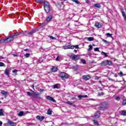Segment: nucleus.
Masks as SVG:
<instances>
[{
  "label": "nucleus",
  "instance_id": "1",
  "mask_svg": "<svg viewBox=\"0 0 126 126\" xmlns=\"http://www.w3.org/2000/svg\"><path fill=\"white\" fill-rule=\"evenodd\" d=\"M108 108H109V105L105 103H101L99 106V109L101 110V111L106 110Z\"/></svg>",
  "mask_w": 126,
  "mask_h": 126
},
{
  "label": "nucleus",
  "instance_id": "2",
  "mask_svg": "<svg viewBox=\"0 0 126 126\" xmlns=\"http://www.w3.org/2000/svg\"><path fill=\"white\" fill-rule=\"evenodd\" d=\"M16 36H22V32H20L15 33L12 36H11L10 37H8V39H10L11 42L12 41L13 39H14V38H16Z\"/></svg>",
  "mask_w": 126,
  "mask_h": 126
},
{
  "label": "nucleus",
  "instance_id": "3",
  "mask_svg": "<svg viewBox=\"0 0 126 126\" xmlns=\"http://www.w3.org/2000/svg\"><path fill=\"white\" fill-rule=\"evenodd\" d=\"M60 77L62 78V79H66L68 78V74L65 73V72H62L60 74Z\"/></svg>",
  "mask_w": 126,
  "mask_h": 126
},
{
  "label": "nucleus",
  "instance_id": "4",
  "mask_svg": "<svg viewBox=\"0 0 126 126\" xmlns=\"http://www.w3.org/2000/svg\"><path fill=\"white\" fill-rule=\"evenodd\" d=\"M71 60H72L73 61H78V60H79V59H80V56H79V55H76L75 54H73L71 56Z\"/></svg>",
  "mask_w": 126,
  "mask_h": 126
},
{
  "label": "nucleus",
  "instance_id": "5",
  "mask_svg": "<svg viewBox=\"0 0 126 126\" xmlns=\"http://www.w3.org/2000/svg\"><path fill=\"white\" fill-rule=\"evenodd\" d=\"M109 63H111V61L109 60H104L100 63V65H101V66L108 65Z\"/></svg>",
  "mask_w": 126,
  "mask_h": 126
},
{
  "label": "nucleus",
  "instance_id": "6",
  "mask_svg": "<svg viewBox=\"0 0 126 126\" xmlns=\"http://www.w3.org/2000/svg\"><path fill=\"white\" fill-rule=\"evenodd\" d=\"M40 93H35V92H33L32 93V96L33 98H38L40 99L41 97H40Z\"/></svg>",
  "mask_w": 126,
  "mask_h": 126
},
{
  "label": "nucleus",
  "instance_id": "7",
  "mask_svg": "<svg viewBox=\"0 0 126 126\" xmlns=\"http://www.w3.org/2000/svg\"><path fill=\"white\" fill-rule=\"evenodd\" d=\"M9 42H10V38H5L4 39L0 40V43H9Z\"/></svg>",
  "mask_w": 126,
  "mask_h": 126
},
{
  "label": "nucleus",
  "instance_id": "8",
  "mask_svg": "<svg viewBox=\"0 0 126 126\" xmlns=\"http://www.w3.org/2000/svg\"><path fill=\"white\" fill-rule=\"evenodd\" d=\"M46 99L47 100H49V101H52V102H53V103H56V100H55V99H54V98H53V97L50 96V95H47L46 97Z\"/></svg>",
  "mask_w": 126,
  "mask_h": 126
},
{
  "label": "nucleus",
  "instance_id": "9",
  "mask_svg": "<svg viewBox=\"0 0 126 126\" xmlns=\"http://www.w3.org/2000/svg\"><path fill=\"white\" fill-rule=\"evenodd\" d=\"M121 11L122 13V15L124 18L125 21L126 22V13L124 11V8L121 7Z\"/></svg>",
  "mask_w": 126,
  "mask_h": 126
},
{
  "label": "nucleus",
  "instance_id": "10",
  "mask_svg": "<svg viewBox=\"0 0 126 126\" xmlns=\"http://www.w3.org/2000/svg\"><path fill=\"white\" fill-rule=\"evenodd\" d=\"M52 19H53V16L52 15H50L46 17L47 22H50V21H52Z\"/></svg>",
  "mask_w": 126,
  "mask_h": 126
},
{
  "label": "nucleus",
  "instance_id": "11",
  "mask_svg": "<svg viewBox=\"0 0 126 126\" xmlns=\"http://www.w3.org/2000/svg\"><path fill=\"white\" fill-rule=\"evenodd\" d=\"M83 78L84 80H86V81L89 80V79L91 78V76L89 75H84L83 76Z\"/></svg>",
  "mask_w": 126,
  "mask_h": 126
},
{
  "label": "nucleus",
  "instance_id": "12",
  "mask_svg": "<svg viewBox=\"0 0 126 126\" xmlns=\"http://www.w3.org/2000/svg\"><path fill=\"white\" fill-rule=\"evenodd\" d=\"M36 119L38 120L39 121H40V122H42V121H44V119H45V117L44 116H40L38 115L36 117Z\"/></svg>",
  "mask_w": 126,
  "mask_h": 126
},
{
  "label": "nucleus",
  "instance_id": "13",
  "mask_svg": "<svg viewBox=\"0 0 126 126\" xmlns=\"http://www.w3.org/2000/svg\"><path fill=\"white\" fill-rule=\"evenodd\" d=\"M100 111H98L97 113H95L94 115V119H98L100 117Z\"/></svg>",
  "mask_w": 126,
  "mask_h": 126
},
{
  "label": "nucleus",
  "instance_id": "14",
  "mask_svg": "<svg viewBox=\"0 0 126 126\" xmlns=\"http://www.w3.org/2000/svg\"><path fill=\"white\" fill-rule=\"evenodd\" d=\"M51 71L52 72H56V71H58V68L55 66H53L51 68Z\"/></svg>",
  "mask_w": 126,
  "mask_h": 126
},
{
  "label": "nucleus",
  "instance_id": "15",
  "mask_svg": "<svg viewBox=\"0 0 126 126\" xmlns=\"http://www.w3.org/2000/svg\"><path fill=\"white\" fill-rule=\"evenodd\" d=\"M44 9L46 12V13H49L51 11V7L50 6L49 7H46L44 8Z\"/></svg>",
  "mask_w": 126,
  "mask_h": 126
},
{
  "label": "nucleus",
  "instance_id": "16",
  "mask_svg": "<svg viewBox=\"0 0 126 126\" xmlns=\"http://www.w3.org/2000/svg\"><path fill=\"white\" fill-rule=\"evenodd\" d=\"M8 124L9 125V126H15V125H16V123L13 122L12 121H8Z\"/></svg>",
  "mask_w": 126,
  "mask_h": 126
},
{
  "label": "nucleus",
  "instance_id": "17",
  "mask_svg": "<svg viewBox=\"0 0 126 126\" xmlns=\"http://www.w3.org/2000/svg\"><path fill=\"white\" fill-rule=\"evenodd\" d=\"M35 32H36V31L34 30L31 31L30 32H29L28 36H32V35H33V34H34V33H35Z\"/></svg>",
  "mask_w": 126,
  "mask_h": 126
},
{
  "label": "nucleus",
  "instance_id": "18",
  "mask_svg": "<svg viewBox=\"0 0 126 126\" xmlns=\"http://www.w3.org/2000/svg\"><path fill=\"white\" fill-rule=\"evenodd\" d=\"M49 6H50V3L47 1H45L44 2V8L45 7H48Z\"/></svg>",
  "mask_w": 126,
  "mask_h": 126
},
{
  "label": "nucleus",
  "instance_id": "19",
  "mask_svg": "<svg viewBox=\"0 0 126 126\" xmlns=\"http://www.w3.org/2000/svg\"><path fill=\"white\" fill-rule=\"evenodd\" d=\"M93 122L94 125V126H100V124H99V123L97 120H93Z\"/></svg>",
  "mask_w": 126,
  "mask_h": 126
},
{
  "label": "nucleus",
  "instance_id": "20",
  "mask_svg": "<svg viewBox=\"0 0 126 126\" xmlns=\"http://www.w3.org/2000/svg\"><path fill=\"white\" fill-rule=\"evenodd\" d=\"M88 96L86 95H79L78 96L79 99H82V98H87Z\"/></svg>",
  "mask_w": 126,
  "mask_h": 126
},
{
  "label": "nucleus",
  "instance_id": "21",
  "mask_svg": "<svg viewBox=\"0 0 126 126\" xmlns=\"http://www.w3.org/2000/svg\"><path fill=\"white\" fill-rule=\"evenodd\" d=\"M95 27H97V28H101L102 27V25L99 23H96L95 24Z\"/></svg>",
  "mask_w": 126,
  "mask_h": 126
},
{
  "label": "nucleus",
  "instance_id": "22",
  "mask_svg": "<svg viewBox=\"0 0 126 126\" xmlns=\"http://www.w3.org/2000/svg\"><path fill=\"white\" fill-rule=\"evenodd\" d=\"M121 116H126V110H122L120 112Z\"/></svg>",
  "mask_w": 126,
  "mask_h": 126
},
{
  "label": "nucleus",
  "instance_id": "23",
  "mask_svg": "<svg viewBox=\"0 0 126 126\" xmlns=\"http://www.w3.org/2000/svg\"><path fill=\"white\" fill-rule=\"evenodd\" d=\"M21 32L22 33V35H25L26 36H28L29 32L27 31Z\"/></svg>",
  "mask_w": 126,
  "mask_h": 126
},
{
  "label": "nucleus",
  "instance_id": "24",
  "mask_svg": "<svg viewBox=\"0 0 126 126\" xmlns=\"http://www.w3.org/2000/svg\"><path fill=\"white\" fill-rule=\"evenodd\" d=\"M5 74H6V75H7V76H9V70L8 69H6L5 70Z\"/></svg>",
  "mask_w": 126,
  "mask_h": 126
},
{
  "label": "nucleus",
  "instance_id": "25",
  "mask_svg": "<svg viewBox=\"0 0 126 126\" xmlns=\"http://www.w3.org/2000/svg\"><path fill=\"white\" fill-rule=\"evenodd\" d=\"M94 7H96L97 8H100V7H101V5L100 4H94Z\"/></svg>",
  "mask_w": 126,
  "mask_h": 126
},
{
  "label": "nucleus",
  "instance_id": "26",
  "mask_svg": "<svg viewBox=\"0 0 126 126\" xmlns=\"http://www.w3.org/2000/svg\"><path fill=\"white\" fill-rule=\"evenodd\" d=\"M104 94H105L103 92H98V96H103V95H104Z\"/></svg>",
  "mask_w": 126,
  "mask_h": 126
},
{
  "label": "nucleus",
  "instance_id": "27",
  "mask_svg": "<svg viewBox=\"0 0 126 126\" xmlns=\"http://www.w3.org/2000/svg\"><path fill=\"white\" fill-rule=\"evenodd\" d=\"M87 40L89 41H94V38L92 37H88Z\"/></svg>",
  "mask_w": 126,
  "mask_h": 126
},
{
  "label": "nucleus",
  "instance_id": "28",
  "mask_svg": "<svg viewBox=\"0 0 126 126\" xmlns=\"http://www.w3.org/2000/svg\"><path fill=\"white\" fill-rule=\"evenodd\" d=\"M3 110L2 109H0V116H3Z\"/></svg>",
  "mask_w": 126,
  "mask_h": 126
},
{
  "label": "nucleus",
  "instance_id": "29",
  "mask_svg": "<svg viewBox=\"0 0 126 126\" xmlns=\"http://www.w3.org/2000/svg\"><path fill=\"white\" fill-rule=\"evenodd\" d=\"M48 37H49L50 39H51L52 40H57V38L56 37H54V36L51 35H48Z\"/></svg>",
  "mask_w": 126,
  "mask_h": 126
},
{
  "label": "nucleus",
  "instance_id": "30",
  "mask_svg": "<svg viewBox=\"0 0 126 126\" xmlns=\"http://www.w3.org/2000/svg\"><path fill=\"white\" fill-rule=\"evenodd\" d=\"M81 63H83V64H86V61H85V60L84 59H81Z\"/></svg>",
  "mask_w": 126,
  "mask_h": 126
},
{
  "label": "nucleus",
  "instance_id": "31",
  "mask_svg": "<svg viewBox=\"0 0 126 126\" xmlns=\"http://www.w3.org/2000/svg\"><path fill=\"white\" fill-rule=\"evenodd\" d=\"M36 2L37 3H43V1L42 0H35Z\"/></svg>",
  "mask_w": 126,
  "mask_h": 126
},
{
  "label": "nucleus",
  "instance_id": "32",
  "mask_svg": "<svg viewBox=\"0 0 126 126\" xmlns=\"http://www.w3.org/2000/svg\"><path fill=\"white\" fill-rule=\"evenodd\" d=\"M63 49H64V50H67V49H69V45L63 46Z\"/></svg>",
  "mask_w": 126,
  "mask_h": 126
},
{
  "label": "nucleus",
  "instance_id": "33",
  "mask_svg": "<svg viewBox=\"0 0 126 126\" xmlns=\"http://www.w3.org/2000/svg\"><path fill=\"white\" fill-rule=\"evenodd\" d=\"M47 115H52V110L49 109L47 112Z\"/></svg>",
  "mask_w": 126,
  "mask_h": 126
},
{
  "label": "nucleus",
  "instance_id": "34",
  "mask_svg": "<svg viewBox=\"0 0 126 126\" xmlns=\"http://www.w3.org/2000/svg\"><path fill=\"white\" fill-rule=\"evenodd\" d=\"M1 93L2 94H3V95H7V92H5V91H2Z\"/></svg>",
  "mask_w": 126,
  "mask_h": 126
},
{
  "label": "nucleus",
  "instance_id": "35",
  "mask_svg": "<svg viewBox=\"0 0 126 126\" xmlns=\"http://www.w3.org/2000/svg\"><path fill=\"white\" fill-rule=\"evenodd\" d=\"M24 114V113L22 111H21L19 113V117H22V116H23Z\"/></svg>",
  "mask_w": 126,
  "mask_h": 126
},
{
  "label": "nucleus",
  "instance_id": "36",
  "mask_svg": "<svg viewBox=\"0 0 126 126\" xmlns=\"http://www.w3.org/2000/svg\"><path fill=\"white\" fill-rule=\"evenodd\" d=\"M89 52H90V51H92V49L93 48V46H92V45H90L89 46Z\"/></svg>",
  "mask_w": 126,
  "mask_h": 126
},
{
  "label": "nucleus",
  "instance_id": "37",
  "mask_svg": "<svg viewBox=\"0 0 126 126\" xmlns=\"http://www.w3.org/2000/svg\"><path fill=\"white\" fill-rule=\"evenodd\" d=\"M101 54H102V55H104V56H105V57H106V58H107V57H108V55H107V53H105V52H101Z\"/></svg>",
  "mask_w": 126,
  "mask_h": 126
},
{
  "label": "nucleus",
  "instance_id": "38",
  "mask_svg": "<svg viewBox=\"0 0 126 126\" xmlns=\"http://www.w3.org/2000/svg\"><path fill=\"white\" fill-rule=\"evenodd\" d=\"M24 57H25L26 58H29V57H30V54L27 53L25 55Z\"/></svg>",
  "mask_w": 126,
  "mask_h": 126
},
{
  "label": "nucleus",
  "instance_id": "39",
  "mask_svg": "<svg viewBox=\"0 0 126 126\" xmlns=\"http://www.w3.org/2000/svg\"><path fill=\"white\" fill-rule=\"evenodd\" d=\"M54 88H55V89L56 88L57 89H59V84H56L55 85H54Z\"/></svg>",
  "mask_w": 126,
  "mask_h": 126
},
{
  "label": "nucleus",
  "instance_id": "40",
  "mask_svg": "<svg viewBox=\"0 0 126 126\" xmlns=\"http://www.w3.org/2000/svg\"><path fill=\"white\" fill-rule=\"evenodd\" d=\"M115 99H116L117 101H120V100H121V97H120V96H116Z\"/></svg>",
  "mask_w": 126,
  "mask_h": 126
},
{
  "label": "nucleus",
  "instance_id": "41",
  "mask_svg": "<svg viewBox=\"0 0 126 126\" xmlns=\"http://www.w3.org/2000/svg\"><path fill=\"white\" fill-rule=\"evenodd\" d=\"M118 74L120 76H121V77H122V76L124 75V73H123V72H120V73H118Z\"/></svg>",
  "mask_w": 126,
  "mask_h": 126
},
{
  "label": "nucleus",
  "instance_id": "42",
  "mask_svg": "<svg viewBox=\"0 0 126 126\" xmlns=\"http://www.w3.org/2000/svg\"><path fill=\"white\" fill-rule=\"evenodd\" d=\"M102 41L105 43V44H108L109 42L107 41V40H105L104 39H102Z\"/></svg>",
  "mask_w": 126,
  "mask_h": 126
},
{
  "label": "nucleus",
  "instance_id": "43",
  "mask_svg": "<svg viewBox=\"0 0 126 126\" xmlns=\"http://www.w3.org/2000/svg\"><path fill=\"white\" fill-rule=\"evenodd\" d=\"M27 93L29 96H32V94H31V93H30V92H27Z\"/></svg>",
  "mask_w": 126,
  "mask_h": 126
},
{
  "label": "nucleus",
  "instance_id": "44",
  "mask_svg": "<svg viewBox=\"0 0 126 126\" xmlns=\"http://www.w3.org/2000/svg\"><path fill=\"white\" fill-rule=\"evenodd\" d=\"M94 51H95V52H99V48H97V47H96V48H95L94 49Z\"/></svg>",
  "mask_w": 126,
  "mask_h": 126
},
{
  "label": "nucleus",
  "instance_id": "45",
  "mask_svg": "<svg viewBox=\"0 0 126 126\" xmlns=\"http://www.w3.org/2000/svg\"><path fill=\"white\" fill-rule=\"evenodd\" d=\"M60 59H61V58L60 57V56H57L56 59V61H60Z\"/></svg>",
  "mask_w": 126,
  "mask_h": 126
},
{
  "label": "nucleus",
  "instance_id": "46",
  "mask_svg": "<svg viewBox=\"0 0 126 126\" xmlns=\"http://www.w3.org/2000/svg\"><path fill=\"white\" fill-rule=\"evenodd\" d=\"M123 105H126V99H124L122 102Z\"/></svg>",
  "mask_w": 126,
  "mask_h": 126
},
{
  "label": "nucleus",
  "instance_id": "47",
  "mask_svg": "<svg viewBox=\"0 0 126 126\" xmlns=\"http://www.w3.org/2000/svg\"><path fill=\"white\" fill-rule=\"evenodd\" d=\"M4 66V63H3L2 62H0V66Z\"/></svg>",
  "mask_w": 126,
  "mask_h": 126
},
{
  "label": "nucleus",
  "instance_id": "48",
  "mask_svg": "<svg viewBox=\"0 0 126 126\" xmlns=\"http://www.w3.org/2000/svg\"><path fill=\"white\" fill-rule=\"evenodd\" d=\"M73 69H74V70H77V66H74L73 67Z\"/></svg>",
  "mask_w": 126,
  "mask_h": 126
},
{
  "label": "nucleus",
  "instance_id": "49",
  "mask_svg": "<svg viewBox=\"0 0 126 126\" xmlns=\"http://www.w3.org/2000/svg\"><path fill=\"white\" fill-rule=\"evenodd\" d=\"M74 48V45H69V49H73Z\"/></svg>",
  "mask_w": 126,
  "mask_h": 126
},
{
  "label": "nucleus",
  "instance_id": "50",
  "mask_svg": "<svg viewBox=\"0 0 126 126\" xmlns=\"http://www.w3.org/2000/svg\"><path fill=\"white\" fill-rule=\"evenodd\" d=\"M99 78H100V77H98V76H95L94 77V79L95 80H98V79H99Z\"/></svg>",
  "mask_w": 126,
  "mask_h": 126
},
{
  "label": "nucleus",
  "instance_id": "51",
  "mask_svg": "<svg viewBox=\"0 0 126 126\" xmlns=\"http://www.w3.org/2000/svg\"><path fill=\"white\" fill-rule=\"evenodd\" d=\"M106 35L107 36V37H111V33H106Z\"/></svg>",
  "mask_w": 126,
  "mask_h": 126
},
{
  "label": "nucleus",
  "instance_id": "52",
  "mask_svg": "<svg viewBox=\"0 0 126 126\" xmlns=\"http://www.w3.org/2000/svg\"><path fill=\"white\" fill-rule=\"evenodd\" d=\"M12 72H13L14 73H16V72H17V70L14 69V70L12 71Z\"/></svg>",
  "mask_w": 126,
  "mask_h": 126
},
{
  "label": "nucleus",
  "instance_id": "53",
  "mask_svg": "<svg viewBox=\"0 0 126 126\" xmlns=\"http://www.w3.org/2000/svg\"><path fill=\"white\" fill-rule=\"evenodd\" d=\"M34 126V124H33V123H29L28 124V126Z\"/></svg>",
  "mask_w": 126,
  "mask_h": 126
},
{
  "label": "nucleus",
  "instance_id": "54",
  "mask_svg": "<svg viewBox=\"0 0 126 126\" xmlns=\"http://www.w3.org/2000/svg\"><path fill=\"white\" fill-rule=\"evenodd\" d=\"M67 104H69V105H73L72 103H71L70 101H68Z\"/></svg>",
  "mask_w": 126,
  "mask_h": 126
},
{
  "label": "nucleus",
  "instance_id": "55",
  "mask_svg": "<svg viewBox=\"0 0 126 126\" xmlns=\"http://www.w3.org/2000/svg\"><path fill=\"white\" fill-rule=\"evenodd\" d=\"M97 90H99V91H100V90H102V88H101V87H98V88H97Z\"/></svg>",
  "mask_w": 126,
  "mask_h": 126
},
{
  "label": "nucleus",
  "instance_id": "56",
  "mask_svg": "<svg viewBox=\"0 0 126 126\" xmlns=\"http://www.w3.org/2000/svg\"><path fill=\"white\" fill-rule=\"evenodd\" d=\"M74 48H75V49H79V47H78V45L74 46Z\"/></svg>",
  "mask_w": 126,
  "mask_h": 126
},
{
  "label": "nucleus",
  "instance_id": "57",
  "mask_svg": "<svg viewBox=\"0 0 126 126\" xmlns=\"http://www.w3.org/2000/svg\"><path fill=\"white\" fill-rule=\"evenodd\" d=\"M14 57H18V55L17 54H12Z\"/></svg>",
  "mask_w": 126,
  "mask_h": 126
},
{
  "label": "nucleus",
  "instance_id": "58",
  "mask_svg": "<svg viewBox=\"0 0 126 126\" xmlns=\"http://www.w3.org/2000/svg\"><path fill=\"white\" fill-rule=\"evenodd\" d=\"M99 83L101 84V86H104V85L102 84L101 81H99Z\"/></svg>",
  "mask_w": 126,
  "mask_h": 126
},
{
  "label": "nucleus",
  "instance_id": "59",
  "mask_svg": "<svg viewBox=\"0 0 126 126\" xmlns=\"http://www.w3.org/2000/svg\"><path fill=\"white\" fill-rule=\"evenodd\" d=\"M91 83H92V84H94V83H95V81L92 80L91 81Z\"/></svg>",
  "mask_w": 126,
  "mask_h": 126
},
{
  "label": "nucleus",
  "instance_id": "60",
  "mask_svg": "<svg viewBox=\"0 0 126 126\" xmlns=\"http://www.w3.org/2000/svg\"><path fill=\"white\" fill-rule=\"evenodd\" d=\"M86 3H90V0H86Z\"/></svg>",
  "mask_w": 126,
  "mask_h": 126
},
{
  "label": "nucleus",
  "instance_id": "61",
  "mask_svg": "<svg viewBox=\"0 0 126 126\" xmlns=\"http://www.w3.org/2000/svg\"><path fill=\"white\" fill-rule=\"evenodd\" d=\"M40 92H43L44 91V89H41L40 90H39Z\"/></svg>",
  "mask_w": 126,
  "mask_h": 126
},
{
  "label": "nucleus",
  "instance_id": "62",
  "mask_svg": "<svg viewBox=\"0 0 126 126\" xmlns=\"http://www.w3.org/2000/svg\"><path fill=\"white\" fill-rule=\"evenodd\" d=\"M2 126V122L0 121V126Z\"/></svg>",
  "mask_w": 126,
  "mask_h": 126
},
{
  "label": "nucleus",
  "instance_id": "63",
  "mask_svg": "<svg viewBox=\"0 0 126 126\" xmlns=\"http://www.w3.org/2000/svg\"><path fill=\"white\" fill-rule=\"evenodd\" d=\"M3 59V57H1V56L0 57V60H1V59L2 60Z\"/></svg>",
  "mask_w": 126,
  "mask_h": 126
},
{
  "label": "nucleus",
  "instance_id": "64",
  "mask_svg": "<svg viewBox=\"0 0 126 126\" xmlns=\"http://www.w3.org/2000/svg\"><path fill=\"white\" fill-rule=\"evenodd\" d=\"M24 51H28V49H24Z\"/></svg>",
  "mask_w": 126,
  "mask_h": 126
}]
</instances>
